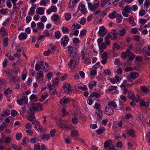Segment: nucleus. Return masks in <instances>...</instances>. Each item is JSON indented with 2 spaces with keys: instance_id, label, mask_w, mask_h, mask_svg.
I'll use <instances>...</instances> for the list:
<instances>
[{
  "instance_id": "obj_1",
  "label": "nucleus",
  "mask_w": 150,
  "mask_h": 150,
  "mask_svg": "<svg viewBox=\"0 0 150 150\" xmlns=\"http://www.w3.org/2000/svg\"><path fill=\"white\" fill-rule=\"evenodd\" d=\"M40 108V110L42 111H43L44 108L42 106V104L40 103H38L35 104V106L30 107V115L27 117L28 120L30 121L33 122L35 120V117L34 116V111H37L39 110Z\"/></svg>"
},
{
  "instance_id": "obj_2",
  "label": "nucleus",
  "mask_w": 150,
  "mask_h": 150,
  "mask_svg": "<svg viewBox=\"0 0 150 150\" xmlns=\"http://www.w3.org/2000/svg\"><path fill=\"white\" fill-rule=\"evenodd\" d=\"M128 98L133 101H135L137 103L140 100V97L139 96H135L134 93L132 92H129L128 93Z\"/></svg>"
},
{
  "instance_id": "obj_3",
  "label": "nucleus",
  "mask_w": 150,
  "mask_h": 150,
  "mask_svg": "<svg viewBox=\"0 0 150 150\" xmlns=\"http://www.w3.org/2000/svg\"><path fill=\"white\" fill-rule=\"evenodd\" d=\"M62 88L64 90L65 93L68 95L70 94V92L72 91L71 85L67 83H64Z\"/></svg>"
},
{
  "instance_id": "obj_4",
  "label": "nucleus",
  "mask_w": 150,
  "mask_h": 150,
  "mask_svg": "<svg viewBox=\"0 0 150 150\" xmlns=\"http://www.w3.org/2000/svg\"><path fill=\"white\" fill-rule=\"evenodd\" d=\"M114 112L113 108L111 106H107L105 109V113L106 115L110 116L113 114Z\"/></svg>"
},
{
  "instance_id": "obj_5",
  "label": "nucleus",
  "mask_w": 150,
  "mask_h": 150,
  "mask_svg": "<svg viewBox=\"0 0 150 150\" xmlns=\"http://www.w3.org/2000/svg\"><path fill=\"white\" fill-rule=\"evenodd\" d=\"M43 73L41 71H38L37 76V81L40 84H41L43 81Z\"/></svg>"
},
{
  "instance_id": "obj_6",
  "label": "nucleus",
  "mask_w": 150,
  "mask_h": 150,
  "mask_svg": "<svg viewBox=\"0 0 150 150\" xmlns=\"http://www.w3.org/2000/svg\"><path fill=\"white\" fill-rule=\"evenodd\" d=\"M69 40V39L67 35H65L63 37L61 40L60 43L61 45L63 47L66 46L68 44Z\"/></svg>"
},
{
  "instance_id": "obj_7",
  "label": "nucleus",
  "mask_w": 150,
  "mask_h": 150,
  "mask_svg": "<svg viewBox=\"0 0 150 150\" xmlns=\"http://www.w3.org/2000/svg\"><path fill=\"white\" fill-rule=\"evenodd\" d=\"M78 8L83 14H85L87 12L86 9L85 8V5L82 3H80L79 4Z\"/></svg>"
},
{
  "instance_id": "obj_8",
  "label": "nucleus",
  "mask_w": 150,
  "mask_h": 150,
  "mask_svg": "<svg viewBox=\"0 0 150 150\" xmlns=\"http://www.w3.org/2000/svg\"><path fill=\"white\" fill-rule=\"evenodd\" d=\"M28 101V98L26 96H23L22 97L21 99H18L17 100L18 103L20 105H22L23 104L27 103Z\"/></svg>"
},
{
  "instance_id": "obj_9",
  "label": "nucleus",
  "mask_w": 150,
  "mask_h": 150,
  "mask_svg": "<svg viewBox=\"0 0 150 150\" xmlns=\"http://www.w3.org/2000/svg\"><path fill=\"white\" fill-rule=\"evenodd\" d=\"M88 8L92 11H95L98 7V5L96 4H94L92 5V4L90 2H88Z\"/></svg>"
},
{
  "instance_id": "obj_10",
  "label": "nucleus",
  "mask_w": 150,
  "mask_h": 150,
  "mask_svg": "<svg viewBox=\"0 0 150 150\" xmlns=\"http://www.w3.org/2000/svg\"><path fill=\"white\" fill-rule=\"evenodd\" d=\"M59 126L63 129L67 131L69 130L71 127V126L70 125L66 123H63L61 122Z\"/></svg>"
},
{
  "instance_id": "obj_11",
  "label": "nucleus",
  "mask_w": 150,
  "mask_h": 150,
  "mask_svg": "<svg viewBox=\"0 0 150 150\" xmlns=\"http://www.w3.org/2000/svg\"><path fill=\"white\" fill-rule=\"evenodd\" d=\"M82 57L83 60V62L86 64H89L91 63V59H89L88 56L86 54H83L82 56Z\"/></svg>"
},
{
  "instance_id": "obj_12",
  "label": "nucleus",
  "mask_w": 150,
  "mask_h": 150,
  "mask_svg": "<svg viewBox=\"0 0 150 150\" xmlns=\"http://www.w3.org/2000/svg\"><path fill=\"white\" fill-rule=\"evenodd\" d=\"M6 29L2 26L0 29V35L2 37H4L8 35V32H6Z\"/></svg>"
},
{
  "instance_id": "obj_13",
  "label": "nucleus",
  "mask_w": 150,
  "mask_h": 150,
  "mask_svg": "<svg viewBox=\"0 0 150 150\" xmlns=\"http://www.w3.org/2000/svg\"><path fill=\"white\" fill-rule=\"evenodd\" d=\"M107 32V30L103 26L100 27L98 34L100 35H104L106 34Z\"/></svg>"
},
{
  "instance_id": "obj_14",
  "label": "nucleus",
  "mask_w": 150,
  "mask_h": 150,
  "mask_svg": "<svg viewBox=\"0 0 150 150\" xmlns=\"http://www.w3.org/2000/svg\"><path fill=\"white\" fill-rule=\"evenodd\" d=\"M8 78L10 81L14 83L19 80V78L18 76H13L12 74L10 76H8Z\"/></svg>"
},
{
  "instance_id": "obj_15",
  "label": "nucleus",
  "mask_w": 150,
  "mask_h": 150,
  "mask_svg": "<svg viewBox=\"0 0 150 150\" xmlns=\"http://www.w3.org/2000/svg\"><path fill=\"white\" fill-rule=\"evenodd\" d=\"M10 113V110L8 109H4L1 114V116L2 117L7 116Z\"/></svg>"
},
{
  "instance_id": "obj_16",
  "label": "nucleus",
  "mask_w": 150,
  "mask_h": 150,
  "mask_svg": "<svg viewBox=\"0 0 150 150\" xmlns=\"http://www.w3.org/2000/svg\"><path fill=\"white\" fill-rule=\"evenodd\" d=\"M113 127L114 128H117L119 127L121 129L122 127V120H120L119 122L117 121L114 122L113 124Z\"/></svg>"
},
{
  "instance_id": "obj_17",
  "label": "nucleus",
  "mask_w": 150,
  "mask_h": 150,
  "mask_svg": "<svg viewBox=\"0 0 150 150\" xmlns=\"http://www.w3.org/2000/svg\"><path fill=\"white\" fill-rule=\"evenodd\" d=\"M96 113L98 115L97 120L98 121H100L102 119V117L103 116L102 111L100 109H99L97 110Z\"/></svg>"
},
{
  "instance_id": "obj_18",
  "label": "nucleus",
  "mask_w": 150,
  "mask_h": 150,
  "mask_svg": "<svg viewBox=\"0 0 150 150\" xmlns=\"http://www.w3.org/2000/svg\"><path fill=\"white\" fill-rule=\"evenodd\" d=\"M128 48L126 52H122V58H125L127 57V53L130 52V50L132 48V46L130 45L128 46Z\"/></svg>"
},
{
  "instance_id": "obj_19",
  "label": "nucleus",
  "mask_w": 150,
  "mask_h": 150,
  "mask_svg": "<svg viewBox=\"0 0 150 150\" xmlns=\"http://www.w3.org/2000/svg\"><path fill=\"white\" fill-rule=\"evenodd\" d=\"M70 100L69 98H63L62 99H61L60 103L62 105H65Z\"/></svg>"
},
{
  "instance_id": "obj_20",
  "label": "nucleus",
  "mask_w": 150,
  "mask_h": 150,
  "mask_svg": "<svg viewBox=\"0 0 150 150\" xmlns=\"http://www.w3.org/2000/svg\"><path fill=\"white\" fill-rule=\"evenodd\" d=\"M140 105L142 106H144L146 107H148L149 105V101L146 103L144 100H141L139 101Z\"/></svg>"
},
{
  "instance_id": "obj_21",
  "label": "nucleus",
  "mask_w": 150,
  "mask_h": 150,
  "mask_svg": "<svg viewBox=\"0 0 150 150\" xmlns=\"http://www.w3.org/2000/svg\"><path fill=\"white\" fill-rule=\"evenodd\" d=\"M131 79H135L138 76V74L134 72H132L129 75Z\"/></svg>"
},
{
  "instance_id": "obj_22",
  "label": "nucleus",
  "mask_w": 150,
  "mask_h": 150,
  "mask_svg": "<svg viewBox=\"0 0 150 150\" xmlns=\"http://www.w3.org/2000/svg\"><path fill=\"white\" fill-rule=\"evenodd\" d=\"M128 21L131 25L132 26H135L136 25V23L134 22V18L132 16H130L128 18Z\"/></svg>"
},
{
  "instance_id": "obj_23",
  "label": "nucleus",
  "mask_w": 150,
  "mask_h": 150,
  "mask_svg": "<svg viewBox=\"0 0 150 150\" xmlns=\"http://www.w3.org/2000/svg\"><path fill=\"white\" fill-rule=\"evenodd\" d=\"M117 15L118 14L115 11H114L112 12L109 14L108 17L110 19H112L116 18Z\"/></svg>"
},
{
  "instance_id": "obj_24",
  "label": "nucleus",
  "mask_w": 150,
  "mask_h": 150,
  "mask_svg": "<svg viewBox=\"0 0 150 150\" xmlns=\"http://www.w3.org/2000/svg\"><path fill=\"white\" fill-rule=\"evenodd\" d=\"M78 2V0H71L69 4V7L70 8H72Z\"/></svg>"
},
{
  "instance_id": "obj_25",
  "label": "nucleus",
  "mask_w": 150,
  "mask_h": 150,
  "mask_svg": "<svg viewBox=\"0 0 150 150\" xmlns=\"http://www.w3.org/2000/svg\"><path fill=\"white\" fill-rule=\"evenodd\" d=\"M117 88V87L116 86H110L109 88L107 89L106 92L107 93H110V92L113 90H116Z\"/></svg>"
},
{
  "instance_id": "obj_26",
  "label": "nucleus",
  "mask_w": 150,
  "mask_h": 150,
  "mask_svg": "<svg viewBox=\"0 0 150 150\" xmlns=\"http://www.w3.org/2000/svg\"><path fill=\"white\" fill-rule=\"evenodd\" d=\"M27 37V34L24 33H21L19 36V38L21 40L23 39H25Z\"/></svg>"
},
{
  "instance_id": "obj_27",
  "label": "nucleus",
  "mask_w": 150,
  "mask_h": 150,
  "mask_svg": "<svg viewBox=\"0 0 150 150\" xmlns=\"http://www.w3.org/2000/svg\"><path fill=\"white\" fill-rule=\"evenodd\" d=\"M121 78H120L119 76H115L114 78L112 79V80L111 81V82L112 83H114L115 82H116L117 81L119 82L121 80Z\"/></svg>"
},
{
  "instance_id": "obj_28",
  "label": "nucleus",
  "mask_w": 150,
  "mask_h": 150,
  "mask_svg": "<svg viewBox=\"0 0 150 150\" xmlns=\"http://www.w3.org/2000/svg\"><path fill=\"white\" fill-rule=\"evenodd\" d=\"M44 11L43 8L42 7H39L37 8L36 10L37 13L40 15H42L44 13Z\"/></svg>"
},
{
  "instance_id": "obj_29",
  "label": "nucleus",
  "mask_w": 150,
  "mask_h": 150,
  "mask_svg": "<svg viewBox=\"0 0 150 150\" xmlns=\"http://www.w3.org/2000/svg\"><path fill=\"white\" fill-rule=\"evenodd\" d=\"M111 33L113 35V37L112 38V40L115 39L117 38V35L118 34L116 30L115 29H112L111 30Z\"/></svg>"
},
{
  "instance_id": "obj_30",
  "label": "nucleus",
  "mask_w": 150,
  "mask_h": 150,
  "mask_svg": "<svg viewBox=\"0 0 150 150\" xmlns=\"http://www.w3.org/2000/svg\"><path fill=\"white\" fill-rule=\"evenodd\" d=\"M79 135L78 131L75 129L72 130L71 132V136L72 137L78 136Z\"/></svg>"
},
{
  "instance_id": "obj_31",
  "label": "nucleus",
  "mask_w": 150,
  "mask_h": 150,
  "mask_svg": "<svg viewBox=\"0 0 150 150\" xmlns=\"http://www.w3.org/2000/svg\"><path fill=\"white\" fill-rule=\"evenodd\" d=\"M41 139L42 140H46L47 141L50 138V135L49 134H45L41 136Z\"/></svg>"
},
{
  "instance_id": "obj_32",
  "label": "nucleus",
  "mask_w": 150,
  "mask_h": 150,
  "mask_svg": "<svg viewBox=\"0 0 150 150\" xmlns=\"http://www.w3.org/2000/svg\"><path fill=\"white\" fill-rule=\"evenodd\" d=\"M140 90L144 93H146L149 91V88L145 86H141Z\"/></svg>"
},
{
  "instance_id": "obj_33",
  "label": "nucleus",
  "mask_w": 150,
  "mask_h": 150,
  "mask_svg": "<svg viewBox=\"0 0 150 150\" xmlns=\"http://www.w3.org/2000/svg\"><path fill=\"white\" fill-rule=\"evenodd\" d=\"M128 53V57L129 59L130 60L132 61L134 59L135 55L131 52Z\"/></svg>"
},
{
  "instance_id": "obj_34",
  "label": "nucleus",
  "mask_w": 150,
  "mask_h": 150,
  "mask_svg": "<svg viewBox=\"0 0 150 150\" xmlns=\"http://www.w3.org/2000/svg\"><path fill=\"white\" fill-rule=\"evenodd\" d=\"M108 105V106H112L115 109L117 107L116 103L115 102L113 101H111L109 102Z\"/></svg>"
},
{
  "instance_id": "obj_35",
  "label": "nucleus",
  "mask_w": 150,
  "mask_h": 150,
  "mask_svg": "<svg viewBox=\"0 0 150 150\" xmlns=\"http://www.w3.org/2000/svg\"><path fill=\"white\" fill-rule=\"evenodd\" d=\"M123 10L128 12L130 13L131 11V8L130 6L129 5H126L124 7Z\"/></svg>"
},
{
  "instance_id": "obj_36",
  "label": "nucleus",
  "mask_w": 150,
  "mask_h": 150,
  "mask_svg": "<svg viewBox=\"0 0 150 150\" xmlns=\"http://www.w3.org/2000/svg\"><path fill=\"white\" fill-rule=\"evenodd\" d=\"M35 7L32 6L30 9L28 14L30 16H32L34 14Z\"/></svg>"
},
{
  "instance_id": "obj_37",
  "label": "nucleus",
  "mask_w": 150,
  "mask_h": 150,
  "mask_svg": "<svg viewBox=\"0 0 150 150\" xmlns=\"http://www.w3.org/2000/svg\"><path fill=\"white\" fill-rule=\"evenodd\" d=\"M116 21L118 23H121L122 21V16L120 14H118L116 16Z\"/></svg>"
},
{
  "instance_id": "obj_38",
  "label": "nucleus",
  "mask_w": 150,
  "mask_h": 150,
  "mask_svg": "<svg viewBox=\"0 0 150 150\" xmlns=\"http://www.w3.org/2000/svg\"><path fill=\"white\" fill-rule=\"evenodd\" d=\"M13 71V70L12 69L10 70L9 69H7L5 70L4 72L6 74L10 76L12 74Z\"/></svg>"
},
{
  "instance_id": "obj_39",
  "label": "nucleus",
  "mask_w": 150,
  "mask_h": 150,
  "mask_svg": "<svg viewBox=\"0 0 150 150\" xmlns=\"http://www.w3.org/2000/svg\"><path fill=\"white\" fill-rule=\"evenodd\" d=\"M100 96V95L98 93H97V92H94L92 94H91L90 97L91 98H93L94 97H95L97 98H98Z\"/></svg>"
},
{
  "instance_id": "obj_40",
  "label": "nucleus",
  "mask_w": 150,
  "mask_h": 150,
  "mask_svg": "<svg viewBox=\"0 0 150 150\" xmlns=\"http://www.w3.org/2000/svg\"><path fill=\"white\" fill-rule=\"evenodd\" d=\"M62 31L64 34L68 33L70 31L67 28L63 26L62 28Z\"/></svg>"
},
{
  "instance_id": "obj_41",
  "label": "nucleus",
  "mask_w": 150,
  "mask_h": 150,
  "mask_svg": "<svg viewBox=\"0 0 150 150\" xmlns=\"http://www.w3.org/2000/svg\"><path fill=\"white\" fill-rule=\"evenodd\" d=\"M144 5L146 9L149 8L150 6V1L149 0H145L144 3Z\"/></svg>"
},
{
  "instance_id": "obj_42",
  "label": "nucleus",
  "mask_w": 150,
  "mask_h": 150,
  "mask_svg": "<svg viewBox=\"0 0 150 150\" xmlns=\"http://www.w3.org/2000/svg\"><path fill=\"white\" fill-rule=\"evenodd\" d=\"M105 130V129L104 127H102L97 129L96 131L98 134H100Z\"/></svg>"
},
{
  "instance_id": "obj_43",
  "label": "nucleus",
  "mask_w": 150,
  "mask_h": 150,
  "mask_svg": "<svg viewBox=\"0 0 150 150\" xmlns=\"http://www.w3.org/2000/svg\"><path fill=\"white\" fill-rule=\"evenodd\" d=\"M59 81V79L58 78L56 77L54 80L52 84L54 86H58V82Z\"/></svg>"
},
{
  "instance_id": "obj_44",
  "label": "nucleus",
  "mask_w": 150,
  "mask_h": 150,
  "mask_svg": "<svg viewBox=\"0 0 150 150\" xmlns=\"http://www.w3.org/2000/svg\"><path fill=\"white\" fill-rule=\"evenodd\" d=\"M128 134L130 136L132 137H134L135 135V131L133 129H129L128 130Z\"/></svg>"
},
{
  "instance_id": "obj_45",
  "label": "nucleus",
  "mask_w": 150,
  "mask_h": 150,
  "mask_svg": "<svg viewBox=\"0 0 150 150\" xmlns=\"http://www.w3.org/2000/svg\"><path fill=\"white\" fill-rule=\"evenodd\" d=\"M100 2V6L102 7H104L107 2V0H101Z\"/></svg>"
},
{
  "instance_id": "obj_46",
  "label": "nucleus",
  "mask_w": 150,
  "mask_h": 150,
  "mask_svg": "<svg viewBox=\"0 0 150 150\" xmlns=\"http://www.w3.org/2000/svg\"><path fill=\"white\" fill-rule=\"evenodd\" d=\"M49 1L50 0H42L40 2V5L45 6Z\"/></svg>"
},
{
  "instance_id": "obj_47",
  "label": "nucleus",
  "mask_w": 150,
  "mask_h": 150,
  "mask_svg": "<svg viewBox=\"0 0 150 150\" xmlns=\"http://www.w3.org/2000/svg\"><path fill=\"white\" fill-rule=\"evenodd\" d=\"M76 53V51L74 50H71L69 52V55L72 58H74Z\"/></svg>"
},
{
  "instance_id": "obj_48",
  "label": "nucleus",
  "mask_w": 150,
  "mask_h": 150,
  "mask_svg": "<svg viewBox=\"0 0 150 150\" xmlns=\"http://www.w3.org/2000/svg\"><path fill=\"white\" fill-rule=\"evenodd\" d=\"M59 18V16L57 14H53L51 17V19L52 21H56Z\"/></svg>"
},
{
  "instance_id": "obj_49",
  "label": "nucleus",
  "mask_w": 150,
  "mask_h": 150,
  "mask_svg": "<svg viewBox=\"0 0 150 150\" xmlns=\"http://www.w3.org/2000/svg\"><path fill=\"white\" fill-rule=\"evenodd\" d=\"M11 146L15 150H22V147L18 146L16 144H13Z\"/></svg>"
},
{
  "instance_id": "obj_50",
  "label": "nucleus",
  "mask_w": 150,
  "mask_h": 150,
  "mask_svg": "<svg viewBox=\"0 0 150 150\" xmlns=\"http://www.w3.org/2000/svg\"><path fill=\"white\" fill-rule=\"evenodd\" d=\"M103 74L104 76L107 75H110V70L109 69H106L103 72Z\"/></svg>"
},
{
  "instance_id": "obj_51",
  "label": "nucleus",
  "mask_w": 150,
  "mask_h": 150,
  "mask_svg": "<svg viewBox=\"0 0 150 150\" xmlns=\"http://www.w3.org/2000/svg\"><path fill=\"white\" fill-rule=\"evenodd\" d=\"M98 46L99 49H105L106 47V44L104 42L101 43L100 45H99Z\"/></svg>"
},
{
  "instance_id": "obj_52",
  "label": "nucleus",
  "mask_w": 150,
  "mask_h": 150,
  "mask_svg": "<svg viewBox=\"0 0 150 150\" xmlns=\"http://www.w3.org/2000/svg\"><path fill=\"white\" fill-rule=\"evenodd\" d=\"M131 32L133 34H137L139 33L137 29L136 28H134L131 29Z\"/></svg>"
},
{
  "instance_id": "obj_53",
  "label": "nucleus",
  "mask_w": 150,
  "mask_h": 150,
  "mask_svg": "<svg viewBox=\"0 0 150 150\" xmlns=\"http://www.w3.org/2000/svg\"><path fill=\"white\" fill-rule=\"evenodd\" d=\"M30 100H35L36 101H38V98L36 95L35 94H32L30 97Z\"/></svg>"
},
{
  "instance_id": "obj_54",
  "label": "nucleus",
  "mask_w": 150,
  "mask_h": 150,
  "mask_svg": "<svg viewBox=\"0 0 150 150\" xmlns=\"http://www.w3.org/2000/svg\"><path fill=\"white\" fill-rule=\"evenodd\" d=\"M11 92L12 90H10L9 88H8L4 91V93L6 96H7L8 94H11Z\"/></svg>"
},
{
  "instance_id": "obj_55",
  "label": "nucleus",
  "mask_w": 150,
  "mask_h": 150,
  "mask_svg": "<svg viewBox=\"0 0 150 150\" xmlns=\"http://www.w3.org/2000/svg\"><path fill=\"white\" fill-rule=\"evenodd\" d=\"M61 36L60 32L59 31H58L55 32L54 36L57 39H59L61 37Z\"/></svg>"
},
{
  "instance_id": "obj_56",
  "label": "nucleus",
  "mask_w": 150,
  "mask_h": 150,
  "mask_svg": "<svg viewBox=\"0 0 150 150\" xmlns=\"http://www.w3.org/2000/svg\"><path fill=\"white\" fill-rule=\"evenodd\" d=\"M120 48V46L119 45L117 44L116 43H115L113 45V50H117L119 49Z\"/></svg>"
},
{
  "instance_id": "obj_57",
  "label": "nucleus",
  "mask_w": 150,
  "mask_h": 150,
  "mask_svg": "<svg viewBox=\"0 0 150 150\" xmlns=\"http://www.w3.org/2000/svg\"><path fill=\"white\" fill-rule=\"evenodd\" d=\"M35 127L36 129H37L39 132H42L43 129L42 126L40 125V124L37 126H35Z\"/></svg>"
},
{
  "instance_id": "obj_58",
  "label": "nucleus",
  "mask_w": 150,
  "mask_h": 150,
  "mask_svg": "<svg viewBox=\"0 0 150 150\" xmlns=\"http://www.w3.org/2000/svg\"><path fill=\"white\" fill-rule=\"evenodd\" d=\"M72 26L76 29H79L81 27V26L78 23H74L72 25Z\"/></svg>"
},
{
  "instance_id": "obj_59",
  "label": "nucleus",
  "mask_w": 150,
  "mask_h": 150,
  "mask_svg": "<svg viewBox=\"0 0 150 150\" xmlns=\"http://www.w3.org/2000/svg\"><path fill=\"white\" fill-rule=\"evenodd\" d=\"M65 19L66 21H69L71 18V15L69 13H66L65 15Z\"/></svg>"
},
{
  "instance_id": "obj_60",
  "label": "nucleus",
  "mask_w": 150,
  "mask_h": 150,
  "mask_svg": "<svg viewBox=\"0 0 150 150\" xmlns=\"http://www.w3.org/2000/svg\"><path fill=\"white\" fill-rule=\"evenodd\" d=\"M134 39V40L137 42H139L140 41V36L139 35H135L133 36Z\"/></svg>"
},
{
  "instance_id": "obj_61",
  "label": "nucleus",
  "mask_w": 150,
  "mask_h": 150,
  "mask_svg": "<svg viewBox=\"0 0 150 150\" xmlns=\"http://www.w3.org/2000/svg\"><path fill=\"white\" fill-rule=\"evenodd\" d=\"M131 10H132L134 11H136L138 8V6L136 5H134L132 6L131 8Z\"/></svg>"
},
{
  "instance_id": "obj_62",
  "label": "nucleus",
  "mask_w": 150,
  "mask_h": 150,
  "mask_svg": "<svg viewBox=\"0 0 150 150\" xmlns=\"http://www.w3.org/2000/svg\"><path fill=\"white\" fill-rule=\"evenodd\" d=\"M22 137V135L21 133H18L16 134V139L18 140H20Z\"/></svg>"
},
{
  "instance_id": "obj_63",
  "label": "nucleus",
  "mask_w": 150,
  "mask_h": 150,
  "mask_svg": "<svg viewBox=\"0 0 150 150\" xmlns=\"http://www.w3.org/2000/svg\"><path fill=\"white\" fill-rule=\"evenodd\" d=\"M145 14V11L144 10H142L139 11V15L140 16L144 15Z\"/></svg>"
},
{
  "instance_id": "obj_64",
  "label": "nucleus",
  "mask_w": 150,
  "mask_h": 150,
  "mask_svg": "<svg viewBox=\"0 0 150 150\" xmlns=\"http://www.w3.org/2000/svg\"><path fill=\"white\" fill-rule=\"evenodd\" d=\"M145 121L149 125L150 127V115L146 117Z\"/></svg>"
}]
</instances>
